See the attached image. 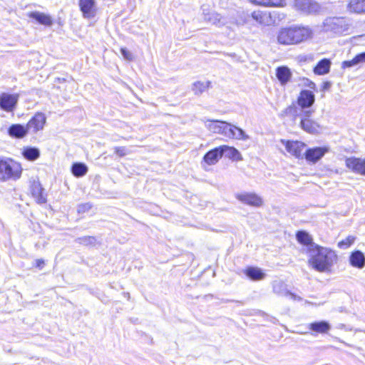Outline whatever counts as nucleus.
<instances>
[{
    "label": "nucleus",
    "mask_w": 365,
    "mask_h": 365,
    "mask_svg": "<svg viewBox=\"0 0 365 365\" xmlns=\"http://www.w3.org/2000/svg\"><path fill=\"white\" fill-rule=\"evenodd\" d=\"M307 253L309 267L319 272H330L338 259L334 250L317 245H311Z\"/></svg>",
    "instance_id": "f257e3e1"
},
{
    "label": "nucleus",
    "mask_w": 365,
    "mask_h": 365,
    "mask_svg": "<svg viewBox=\"0 0 365 365\" xmlns=\"http://www.w3.org/2000/svg\"><path fill=\"white\" fill-rule=\"evenodd\" d=\"M312 35V31L309 27H287L279 31L277 39L279 44L292 45L309 38Z\"/></svg>",
    "instance_id": "f03ea898"
},
{
    "label": "nucleus",
    "mask_w": 365,
    "mask_h": 365,
    "mask_svg": "<svg viewBox=\"0 0 365 365\" xmlns=\"http://www.w3.org/2000/svg\"><path fill=\"white\" fill-rule=\"evenodd\" d=\"M21 165L11 159L0 160V181H16L19 179L22 173Z\"/></svg>",
    "instance_id": "7ed1b4c3"
},
{
    "label": "nucleus",
    "mask_w": 365,
    "mask_h": 365,
    "mask_svg": "<svg viewBox=\"0 0 365 365\" xmlns=\"http://www.w3.org/2000/svg\"><path fill=\"white\" fill-rule=\"evenodd\" d=\"M322 27L325 32L342 34L349 31L350 23L349 21L344 17H328L324 21Z\"/></svg>",
    "instance_id": "20e7f679"
},
{
    "label": "nucleus",
    "mask_w": 365,
    "mask_h": 365,
    "mask_svg": "<svg viewBox=\"0 0 365 365\" xmlns=\"http://www.w3.org/2000/svg\"><path fill=\"white\" fill-rule=\"evenodd\" d=\"M314 113L313 110H302L300 116V127L305 132L311 134H317L321 132L322 127L319 123L312 119L310 117Z\"/></svg>",
    "instance_id": "39448f33"
},
{
    "label": "nucleus",
    "mask_w": 365,
    "mask_h": 365,
    "mask_svg": "<svg viewBox=\"0 0 365 365\" xmlns=\"http://www.w3.org/2000/svg\"><path fill=\"white\" fill-rule=\"evenodd\" d=\"M252 18L263 26H271L277 23L279 19L277 11L270 12L268 11L257 10L252 13Z\"/></svg>",
    "instance_id": "423d86ee"
},
{
    "label": "nucleus",
    "mask_w": 365,
    "mask_h": 365,
    "mask_svg": "<svg viewBox=\"0 0 365 365\" xmlns=\"http://www.w3.org/2000/svg\"><path fill=\"white\" fill-rule=\"evenodd\" d=\"M281 143L285 147L287 152L296 158H303L306 145L298 140H286L282 139Z\"/></svg>",
    "instance_id": "0eeeda50"
},
{
    "label": "nucleus",
    "mask_w": 365,
    "mask_h": 365,
    "mask_svg": "<svg viewBox=\"0 0 365 365\" xmlns=\"http://www.w3.org/2000/svg\"><path fill=\"white\" fill-rule=\"evenodd\" d=\"M19 95L2 93L0 95V108L4 111L12 112L18 103Z\"/></svg>",
    "instance_id": "6e6552de"
},
{
    "label": "nucleus",
    "mask_w": 365,
    "mask_h": 365,
    "mask_svg": "<svg viewBox=\"0 0 365 365\" xmlns=\"http://www.w3.org/2000/svg\"><path fill=\"white\" fill-rule=\"evenodd\" d=\"M345 165L354 173L365 176V158L349 157L345 159Z\"/></svg>",
    "instance_id": "1a4fd4ad"
},
{
    "label": "nucleus",
    "mask_w": 365,
    "mask_h": 365,
    "mask_svg": "<svg viewBox=\"0 0 365 365\" xmlns=\"http://www.w3.org/2000/svg\"><path fill=\"white\" fill-rule=\"evenodd\" d=\"M235 197L242 203L253 207H261L264 202L262 198L255 192H244L236 194Z\"/></svg>",
    "instance_id": "9d476101"
},
{
    "label": "nucleus",
    "mask_w": 365,
    "mask_h": 365,
    "mask_svg": "<svg viewBox=\"0 0 365 365\" xmlns=\"http://www.w3.org/2000/svg\"><path fill=\"white\" fill-rule=\"evenodd\" d=\"M78 5L84 18L91 19L96 15L98 9L95 0H79Z\"/></svg>",
    "instance_id": "9b49d317"
},
{
    "label": "nucleus",
    "mask_w": 365,
    "mask_h": 365,
    "mask_svg": "<svg viewBox=\"0 0 365 365\" xmlns=\"http://www.w3.org/2000/svg\"><path fill=\"white\" fill-rule=\"evenodd\" d=\"M329 148L328 147H316L305 150L304 157L305 159L312 163L318 162L327 153Z\"/></svg>",
    "instance_id": "f8f14e48"
},
{
    "label": "nucleus",
    "mask_w": 365,
    "mask_h": 365,
    "mask_svg": "<svg viewBox=\"0 0 365 365\" xmlns=\"http://www.w3.org/2000/svg\"><path fill=\"white\" fill-rule=\"evenodd\" d=\"M315 101V96L314 93L309 90L302 91L297 98V104L302 110H306V108H310Z\"/></svg>",
    "instance_id": "ddd939ff"
},
{
    "label": "nucleus",
    "mask_w": 365,
    "mask_h": 365,
    "mask_svg": "<svg viewBox=\"0 0 365 365\" xmlns=\"http://www.w3.org/2000/svg\"><path fill=\"white\" fill-rule=\"evenodd\" d=\"M46 118L42 113H37L28 122L26 126L29 132L31 131L34 133L42 130L46 123Z\"/></svg>",
    "instance_id": "4468645a"
},
{
    "label": "nucleus",
    "mask_w": 365,
    "mask_h": 365,
    "mask_svg": "<svg viewBox=\"0 0 365 365\" xmlns=\"http://www.w3.org/2000/svg\"><path fill=\"white\" fill-rule=\"evenodd\" d=\"M296 7L307 14H312L318 11L320 9L319 5L312 0H296Z\"/></svg>",
    "instance_id": "2eb2a0df"
},
{
    "label": "nucleus",
    "mask_w": 365,
    "mask_h": 365,
    "mask_svg": "<svg viewBox=\"0 0 365 365\" xmlns=\"http://www.w3.org/2000/svg\"><path fill=\"white\" fill-rule=\"evenodd\" d=\"M204 20L212 25L220 26L225 24L223 18L217 13L210 11L208 8L202 7Z\"/></svg>",
    "instance_id": "dca6fc26"
},
{
    "label": "nucleus",
    "mask_w": 365,
    "mask_h": 365,
    "mask_svg": "<svg viewBox=\"0 0 365 365\" xmlns=\"http://www.w3.org/2000/svg\"><path fill=\"white\" fill-rule=\"evenodd\" d=\"M222 157L220 146L207 152L204 158L203 162L208 165H215Z\"/></svg>",
    "instance_id": "f3484780"
},
{
    "label": "nucleus",
    "mask_w": 365,
    "mask_h": 365,
    "mask_svg": "<svg viewBox=\"0 0 365 365\" xmlns=\"http://www.w3.org/2000/svg\"><path fill=\"white\" fill-rule=\"evenodd\" d=\"M29 18L35 19L39 24L50 26L53 24L52 18L46 14L39 11H33L28 14Z\"/></svg>",
    "instance_id": "a211bd4d"
},
{
    "label": "nucleus",
    "mask_w": 365,
    "mask_h": 365,
    "mask_svg": "<svg viewBox=\"0 0 365 365\" xmlns=\"http://www.w3.org/2000/svg\"><path fill=\"white\" fill-rule=\"evenodd\" d=\"M349 262L352 267L362 269L365 266V257L361 251L353 252L349 257Z\"/></svg>",
    "instance_id": "6ab92c4d"
},
{
    "label": "nucleus",
    "mask_w": 365,
    "mask_h": 365,
    "mask_svg": "<svg viewBox=\"0 0 365 365\" xmlns=\"http://www.w3.org/2000/svg\"><path fill=\"white\" fill-rule=\"evenodd\" d=\"M244 273L247 277L254 281L263 279L266 274L262 269L256 267H249L244 270Z\"/></svg>",
    "instance_id": "aec40b11"
},
{
    "label": "nucleus",
    "mask_w": 365,
    "mask_h": 365,
    "mask_svg": "<svg viewBox=\"0 0 365 365\" xmlns=\"http://www.w3.org/2000/svg\"><path fill=\"white\" fill-rule=\"evenodd\" d=\"M276 76L282 85H285L289 81L292 72L288 67L280 66L276 70Z\"/></svg>",
    "instance_id": "412c9836"
},
{
    "label": "nucleus",
    "mask_w": 365,
    "mask_h": 365,
    "mask_svg": "<svg viewBox=\"0 0 365 365\" xmlns=\"http://www.w3.org/2000/svg\"><path fill=\"white\" fill-rule=\"evenodd\" d=\"M29 132L27 126L24 127L20 124H14L9 128V135L16 138H24Z\"/></svg>",
    "instance_id": "4be33fe9"
},
{
    "label": "nucleus",
    "mask_w": 365,
    "mask_h": 365,
    "mask_svg": "<svg viewBox=\"0 0 365 365\" xmlns=\"http://www.w3.org/2000/svg\"><path fill=\"white\" fill-rule=\"evenodd\" d=\"M31 192L38 204L46 202V198L43 195V188L39 182H34L31 186Z\"/></svg>",
    "instance_id": "5701e85b"
},
{
    "label": "nucleus",
    "mask_w": 365,
    "mask_h": 365,
    "mask_svg": "<svg viewBox=\"0 0 365 365\" xmlns=\"http://www.w3.org/2000/svg\"><path fill=\"white\" fill-rule=\"evenodd\" d=\"M220 149L222 151V155H225V157L235 160H242V155L235 148L230 147L228 145H222L220 146Z\"/></svg>",
    "instance_id": "b1692460"
},
{
    "label": "nucleus",
    "mask_w": 365,
    "mask_h": 365,
    "mask_svg": "<svg viewBox=\"0 0 365 365\" xmlns=\"http://www.w3.org/2000/svg\"><path fill=\"white\" fill-rule=\"evenodd\" d=\"M211 86L210 81H197L192 84L191 89L195 95H201Z\"/></svg>",
    "instance_id": "393cba45"
},
{
    "label": "nucleus",
    "mask_w": 365,
    "mask_h": 365,
    "mask_svg": "<svg viewBox=\"0 0 365 365\" xmlns=\"http://www.w3.org/2000/svg\"><path fill=\"white\" fill-rule=\"evenodd\" d=\"M223 123L224 121L217 120L206 119L204 120V125L205 128L210 132L217 134L220 133L222 126H224Z\"/></svg>",
    "instance_id": "a878e982"
},
{
    "label": "nucleus",
    "mask_w": 365,
    "mask_h": 365,
    "mask_svg": "<svg viewBox=\"0 0 365 365\" xmlns=\"http://www.w3.org/2000/svg\"><path fill=\"white\" fill-rule=\"evenodd\" d=\"M331 61L327 58L321 60L314 68V72L317 75H324L329 72L331 67Z\"/></svg>",
    "instance_id": "bb28decb"
},
{
    "label": "nucleus",
    "mask_w": 365,
    "mask_h": 365,
    "mask_svg": "<svg viewBox=\"0 0 365 365\" xmlns=\"http://www.w3.org/2000/svg\"><path fill=\"white\" fill-rule=\"evenodd\" d=\"M309 328L314 332L325 334L330 330L331 326L328 322L322 321L309 324Z\"/></svg>",
    "instance_id": "cd10ccee"
},
{
    "label": "nucleus",
    "mask_w": 365,
    "mask_h": 365,
    "mask_svg": "<svg viewBox=\"0 0 365 365\" xmlns=\"http://www.w3.org/2000/svg\"><path fill=\"white\" fill-rule=\"evenodd\" d=\"M22 155L26 160L34 161L40 156V150L36 148L25 147L23 148Z\"/></svg>",
    "instance_id": "c85d7f7f"
},
{
    "label": "nucleus",
    "mask_w": 365,
    "mask_h": 365,
    "mask_svg": "<svg viewBox=\"0 0 365 365\" xmlns=\"http://www.w3.org/2000/svg\"><path fill=\"white\" fill-rule=\"evenodd\" d=\"M348 7L351 12L364 13L365 12V0H351Z\"/></svg>",
    "instance_id": "c756f323"
},
{
    "label": "nucleus",
    "mask_w": 365,
    "mask_h": 365,
    "mask_svg": "<svg viewBox=\"0 0 365 365\" xmlns=\"http://www.w3.org/2000/svg\"><path fill=\"white\" fill-rule=\"evenodd\" d=\"M273 291L274 293L279 295H292V294L289 293L287 289L286 284L281 280H275L272 284Z\"/></svg>",
    "instance_id": "7c9ffc66"
},
{
    "label": "nucleus",
    "mask_w": 365,
    "mask_h": 365,
    "mask_svg": "<svg viewBox=\"0 0 365 365\" xmlns=\"http://www.w3.org/2000/svg\"><path fill=\"white\" fill-rule=\"evenodd\" d=\"M73 175L77 178L84 176L88 172V167L81 163L73 164L71 168Z\"/></svg>",
    "instance_id": "2f4dec72"
},
{
    "label": "nucleus",
    "mask_w": 365,
    "mask_h": 365,
    "mask_svg": "<svg viewBox=\"0 0 365 365\" xmlns=\"http://www.w3.org/2000/svg\"><path fill=\"white\" fill-rule=\"evenodd\" d=\"M297 239L301 244L307 246V250L311 246V245H315L312 242V237L304 231H299L297 233Z\"/></svg>",
    "instance_id": "473e14b6"
},
{
    "label": "nucleus",
    "mask_w": 365,
    "mask_h": 365,
    "mask_svg": "<svg viewBox=\"0 0 365 365\" xmlns=\"http://www.w3.org/2000/svg\"><path fill=\"white\" fill-rule=\"evenodd\" d=\"M365 63V52L361 53L356 55L353 59L351 61H345L342 63V67H352L359 63Z\"/></svg>",
    "instance_id": "72a5a7b5"
},
{
    "label": "nucleus",
    "mask_w": 365,
    "mask_h": 365,
    "mask_svg": "<svg viewBox=\"0 0 365 365\" xmlns=\"http://www.w3.org/2000/svg\"><path fill=\"white\" fill-rule=\"evenodd\" d=\"M251 2L265 6H283L284 0H250Z\"/></svg>",
    "instance_id": "f704fd0d"
},
{
    "label": "nucleus",
    "mask_w": 365,
    "mask_h": 365,
    "mask_svg": "<svg viewBox=\"0 0 365 365\" xmlns=\"http://www.w3.org/2000/svg\"><path fill=\"white\" fill-rule=\"evenodd\" d=\"M230 138L246 140L249 139V136L245 133L243 130L232 125V133Z\"/></svg>",
    "instance_id": "c9c22d12"
},
{
    "label": "nucleus",
    "mask_w": 365,
    "mask_h": 365,
    "mask_svg": "<svg viewBox=\"0 0 365 365\" xmlns=\"http://www.w3.org/2000/svg\"><path fill=\"white\" fill-rule=\"evenodd\" d=\"M355 240V237L349 235L346 239L339 242L338 247L341 249H347L354 242Z\"/></svg>",
    "instance_id": "e433bc0d"
},
{
    "label": "nucleus",
    "mask_w": 365,
    "mask_h": 365,
    "mask_svg": "<svg viewBox=\"0 0 365 365\" xmlns=\"http://www.w3.org/2000/svg\"><path fill=\"white\" fill-rule=\"evenodd\" d=\"M96 238L90 236H86L83 237H79L77 239V242L79 244L83 245H93L96 243Z\"/></svg>",
    "instance_id": "4c0bfd02"
},
{
    "label": "nucleus",
    "mask_w": 365,
    "mask_h": 365,
    "mask_svg": "<svg viewBox=\"0 0 365 365\" xmlns=\"http://www.w3.org/2000/svg\"><path fill=\"white\" fill-rule=\"evenodd\" d=\"M223 125L224 126H222V128L220 134L223 135L225 137H227L230 138L231 133H232V125L224 121Z\"/></svg>",
    "instance_id": "58836bf2"
},
{
    "label": "nucleus",
    "mask_w": 365,
    "mask_h": 365,
    "mask_svg": "<svg viewBox=\"0 0 365 365\" xmlns=\"http://www.w3.org/2000/svg\"><path fill=\"white\" fill-rule=\"evenodd\" d=\"M115 154L119 157H123L127 154L125 147H115L114 148Z\"/></svg>",
    "instance_id": "ea45409f"
},
{
    "label": "nucleus",
    "mask_w": 365,
    "mask_h": 365,
    "mask_svg": "<svg viewBox=\"0 0 365 365\" xmlns=\"http://www.w3.org/2000/svg\"><path fill=\"white\" fill-rule=\"evenodd\" d=\"M91 208V205L89 203H84L78 205V212L83 213L88 211Z\"/></svg>",
    "instance_id": "a19ab883"
},
{
    "label": "nucleus",
    "mask_w": 365,
    "mask_h": 365,
    "mask_svg": "<svg viewBox=\"0 0 365 365\" xmlns=\"http://www.w3.org/2000/svg\"><path fill=\"white\" fill-rule=\"evenodd\" d=\"M120 53L122 54V56H123V58L128 61H132L133 60V55L132 53L128 51L126 48H122L120 49Z\"/></svg>",
    "instance_id": "79ce46f5"
},
{
    "label": "nucleus",
    "mask_w": 365,
    "mask_h": 365,
    "mask_svg": "<svg viewBox=\"0 0 365 365\" xmlns=\"http://www.w3.org/2000/svg\"><path fill=\"white\" fill-rule=\"evenodd\" d=\"M44 264V261L41 259H38L36 260V266L37 267L41 268Z\"/></svg>",
    "instance_id": "37998d69"
},
{
    "label": "nucleus",
    "mask_w": 365,
    "mask_h": 365,
    "mask_svg": "<svg viewBox=\"0 0 365 365\" xmlns=\"http://www.w3.org/2000/svg\"><path fill=\"white\" fill-rule=\"evenodd\" d=\"M331 83L329 81L324 82L323 83V86H322L323 90H329V88L331 87Z\"/></svg>",
    "instance_id": "c03bdc74"
},
{
    "label": "nucleus",
    "mask_w": 365,
    "mask_h": 365,
    "mask_svg": "<svg viewBox=\"0 0 365 365\" xmlns=\"http://www.w3.org/2000/svg\"><path fill=\"white\" fill-rule=\"evenodd\" d=\"M296 108L293 106H289L288 108H286L285 110V113L287 114L288 113H291L292 111H295Z\"/></svg>",
    "instance_id": "a18cd8bd"
}]
</instances>
